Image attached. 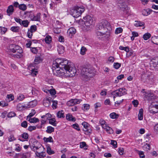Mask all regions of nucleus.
Masks as SVG:
<instances>
[{"label":"nucleus","instance_id":"obj_48","mask_svg":"<svg viewBox=\"0 0 158 158\" xmlns=\"http://www.w3.org/2000/svg\"><path fill=\"white\" fill-rule=\"evenodd\" d=\"M28 134L27 133L24 132L21 135V137L26 140L28 139Z\"/></svg>","mask_w":158,"mask_h":158},{"label":"nucleus","instance_id":"obj_31","mask_svg":"<svg viewBox=\"0 0 158 158\" xmlns=\"http://www.w3.org/2000/svg\"><path fill=\"white\" fill-rule=\"evenodd\" d=\"M115 90L113 91L112 93V94H113L114 96V98L116 96H119L120 97L122 96V94H119V91H115Z\"/></svg>","mask_w":158,"mask_h":158},{"label":"nucleus","instance_id":"obj_54","mask_svg":"<svg viewBox=\"0 0 158 158\" xmlns=\"http://www.w3.org/2000/svg\"><path fill=\"white\" fill-rule=\"evenodd\" d=\"M106 130V131L109 134H111L113 132L112 129L109 126L107 127Z\"/></svg>","mask_w":158,"mask_h":158},{"label":"nucleus","instance_id":"obj_33","mask_svg":"<svg viewBox=\"0 0 158 158\" xmlns=\"http://www.w3.org/2000/svg\"><path fill=\"white\" fill-rule=\"evenodd\" d=\"M151 36V35L149 33H145L143 36V38L145 40H147L149 39Z\"/></svg>","mask_w":158,"mask_h":158},{"label":"nucleus","instance_id":"obj_8","mask_svg":"<svg viewBox=\"0 0 158 158\" xmlns=\"http://www.w3.org/2000/svg\"><path fill=\"white\" fill-rule=\"evenodd\" d=\"M82 101L81 99H72L68 101L67 103V105L68 106H73L77 104H79Z\"/></svg>","mask_w":158,"mask_h":158},{"label":"nucleus","instance_id":"obj_7","mask_svg":"<svg viewBox=\"0 0 158 158\" xmlns=\"http://www.w3.org/2000/svg\"><path fill=\"white\" fill-rule=\"evenodd\" d=\"M93 22L94 20L89 15H87L83 18L82 24L84 27H88L92 25Z\"/></svg>","mask_w":158,"mask_h":158},{"label":"nucleus","instance_id":"obj_35","mask_svg":"<svg viewBox=\"0 0 158 158\" xmlns=\"http://www.w3.org/2000/svg\"><path fill=\"white\" fill-rule=\"evenodd\" d=\"M80 147L81 148H83L84 149H87L86 144L85 142H82L80 143Z\"/></svg>","mask_w":158,"mask_h":158},{"label":"nucleus","instance_id":"obj_46","mask_svg":"<svg viewBox=\"0 0 158 158\" xmlns=\"http://www.w3.org/2000/svg\"><path fill=\"white\" fill-rule=\"evenodd\" d=\"M47 152L49 155L53 154L54 152L53 151H52L51 148L49 146H48L47 148Z\"/></svg>","mask_w":158,"mask_h":158},{"label":"nucleus","instance_id":"obj_2","mask_svg":"<svg viewBox=\"0 0 158 158\" xmlns=\"http://www.w3.org/2000/svg\"><path fill=\"white\" fill-rule=\"evenodd\" d=\"M59 68L60 69H73L75 68L74 64L67 59L57 58L53 61L52 68L56 69Z\"/></svg>","mask_w":158,"mask_h":158},{"label":"nucleus","instance_id":"obj_18","mask_svg":"<svg viewBox=\"0 0 158 158\" xmlns=\"http://www.w3.org/2000/svg\"><path fill=\"white\" fill-rule=\"evenodd\" d=\"M66 119L69 121H75L76 120L75 118L73 117V116L70 114H67L66 115Z\"/></svg>","mask_w":158,"mask_h":158},{"label":"nucleus","instance_id":"obj_51","mask_svg":"<svg viewBox=\"0 0 158 158\" xmlns=\"http://www.w3.org/2000/svg\"><path fill=\"white\" fill-rule=\"evenodd\" d=\"M121 66V64L118 62L114 63L113 65L114 67L116 69H118Z\"/></svg>","mask_w":158,"mask_h":158},{"label":"nucleus","instance_id":"obj_11","mask_svg":"<svg viewBox=\"0 0 158 158\" xmlns=\"http://www.w3.org/2000/svg\"><path fill=\"white\" fill-rule=\"evenodd\" d=\"M53 74L57 76H64L65 74L64 70H52Z\"/></svg>","mask_w":158,"mask_h":158},{"label":"nucleus","instance_id":"obj_58","mask_svg":"<svg viewBox=\"0 0 158 158\" xmlns=\"http://www.w3.org/2000/svg\"><path fill=\"white\" fill-rule=\"evenodd\" d=\"M16 115L15 113L12 112H10L7 115V116L8 118H12L15 116Z\"/></svg>","mask_w":158,"mask_h":158},{"label":"nucleus","instance_id":"obj_38","mask_svg":"<svg viewBox=\"0 0 158 158\" xmlns=\"http://www.w3.org/2000/svg\"><path fill=\"white\" fill-rule=\"evenodd\" d=\"M29 121L30 123H35L37 122H38L39 121V119L36 118H31L29 120Z\"/></svg>","mask_w":158,"mask_h":158},{"label":"nucleus","instance_id":"obj_12","mask_svg":"<svg viewBox=\"0 0 158 158\" xmlns=\"http://www.w3.org/2000/svg\"><path fill=\"white\" fill-rule=\"evenodd\" d=\"M76 32V29L73 27H70L67 31V35L70 38Z\"/></svg>","mask_w":158,"mask_h":158},{"label":"nucleus","instance_id":"obj_59","mask_svg":"<svg viewBox=\"0 0 158 158\" xmlns=\"http://www.w3.org/2000/svg\"><path fill=\"white\" fill-rule=\"evenodd\" d=\"M36 126H30L28 128V130L30 131L35 130L36 129Z\"/></svg>","mask_w":158,"mask_h":158},{"label":"nucleus","instance_id":"obj_3","mask_svg":"<svg viewBox=\"0 0 158 158\" xmlns=\"http://www.w3.org/2000/svg\"><path fill=\"white\" fill-rule=\"evenodd\" d=\"M96 28L97 30L106 32L108 35L110 34L112 29L110 23L105 20H102L97 25Z\"/></svg>","mask_w":158,"mask_h":158},{"label":"nucleus","instance_id":"obj_30","mask_svg":"<svg viewBox=\"0 0 158 158\" xmlns=\"http://www.w3.org/2000/svg\"><path fill=\"white\" fill-rule=\"evenodd\" d=\"M51 40V37L48 35H47L45 39V41L47 44H50Z\"/></svg>","mask_w":158,"mask_h":158},{"label":"nucleus","instance_id":"obj_36","mask_svg":"<svg viewBox=\"0 0 158 158\" xmlns=\"http://www.w3.org/2000/svg\"><path fill=\"white\" fill-rule=\"evenodd\" d=\"M19 28L18 26L12 27L10 28V30L14 32H18L19 31Z\"/></svg>","mask_w":158,"mask_h":158},{"label":"nucleus","instance_id":"obj_23","mask_svg":"<svg viewBox=\"0 0 158 158\" xmlns=\"http://www.w3.org/2000/svg\"><path fill=\"white\" fill-rule=\"evenodd\" d=\"M57 117L58 118H64V115L63 111L62 110L58 112L57 113Z\"/></svg>","mask_w":158,"mask_h":158},{"label":"nucleus","instance_id":"obj_29","mask_svg":"<svg viewBox=\"0 0 158 158\" xmlns=\"http://www.w3.org/2000/svg\"><path fill=\"white\" fill-rule=\"evenodd\" d=\"M119 7L121 10L123 11L127 10V6L125 4H120L119 6Z\"/></svg>","mask_w":158,"mask_h":158},{"label":"nucleus","instance_id":"obj_41","mask_svg":"<svg viewBox=\"0 0 158 158\" xmlns=\"http://www.w3.org/2000/svg\"><path fill=\"white\" fill-rule=\"evenodd\" d=\"M86 50L87 49L84 46L82 47L81 49L80 54L82 55H84Z\"/></svg>","mask_w":158,"mask_h":158},{"label":"nucleus","instance_id":"obj_37","mask_svg":"<svg viewBox=\"0 0 158 158\" xmlns=\"http://www.w3.org/2000/svg\"><path fill=\"white\" fill-rule=\"evenodd\" d=\"M56 121L54 118H52L49 119V123L54 126H56Z\"/></svg>","mask_w":158,"mask_h":158},{"label":"nucleus","instance_id":"obj_20","mask_svg":"<svg viewBox=\"0 0 158 158\" xmlns=\"http://www.w3.org/2000/svg\"><path fill=\"white\" fill-rule=\"evenodd\" d=\"M126 90L124 88H122L119 89L115 90V91H119V94H122V96L125 95L127 94V93L126 92Z\"/></svg>","mask_w":158,"mask_h":158},{"label":"nucleus","instance_id":"obj_14","mask_svg":"<svg viewBox=\"0 0 158 158\" xmlns=\"http://www.w3.org/2000/svg\"><path fill=\"white\" fill-rule=\"evenodd\" d=\"M43 60V58L41 56H37L35 57L34 60V62L35 64H37L42 62Z\"/></svg>","mask_w":158,"mask_h":158},{"label":"nucleus","instance_id":"obj_47","mask_svg":"<svg viewBox=\"0 0 158 158\" xmlns=\"http://www.w3.org/2000/svg\"><path fill=\"white\" fill-rule=\"evenodd\" d=\"M51 117V115L49 113H47L45 115H43L41 116L42 118H45L46 120L48 119V118H50Z\"/></svg>","mask_w":158,"mask_h":158},{"label":"nucleus","instance_id":"obj_19","mask_svg":"<svg viewBox=\"0 0 158 158\" xmlns=\"http://www.w3.org/2000/svg\"><path fill=\"white\" fill-rule=\"evenodd\" d=\"M143 110L142 108L139 110V113L138 115V118L140 120H142L143 119Z\"/></svg>","mask_w":158,"mask_h":158},{"label":"nucleus","instance_id":"obj_56","mask_svg":"<svg viewBox=\"0 0 158 158\" xmlns=\"http://www.w3.org/2000/svg\"><path fill=\"white\" fill-rule=\"evenodd\" d=\"M110 144L112 145L114 148L117 147V142L116 141L112 140L110 143Z\"/></svg>","mask_w":158,"mask_h":158},{"label":"nucleus","instance_id":"obj_50","mask_svg":"<svg viewBox=\"0 0 158 158\" xmlns=\"http://www.w3.org/2000/svg\"><path fill=\"white\" fill-rule=\"evenodd\" d=\"M36 156L40 158H44L45 156L43 155V153L42 152L41 153L38 152H35Z\"/></svg>","mask_w":158,"mask_h":158},{"label":"nucleus","instance_id":"obj_1","mask_svg":"<svg viewBox=\"0 0 158 158\" xmlns=\"http://www.w3.org/2000/svg\"><path fill=\"white\" fill-rule=\"evenodd\" d=\"M92 70H64V72L65 73V74L64 75L72 77L75 76L77 72H80L81 79L85 81H87L94 75Z\"/></svg>","mask_w":158,"mask_h":158},{"label":"nucleus","instance_id":"obj_6","mask_svg":"<svg viewBox=\"0 0 158 158\" xmlns=\"http://www.w3.org/2000/svg\"><path fill=\"white\" fill-rule=\"evenodd\" d=\"M84 10L85 9L83 8L76 7L71 11L72 15L74 17L77 18L81 15Z\"/></svg>","mask_w":158,"mask_h":158},{"label":"nucleus","instance_id":"obj_24","mask_svg":"<svg viewBox=\"0 0 158 158\" xmlns=\"http://www.w3.org/2000/svg\"><path fill=\"white\" fill-rule=\"evenodd\" d=\"M43 140L46 142H53V140L51 136H49L48 138L44 137L43 139Z\"/></svg>","mask_w":158,"mask_h":158},{"label":"nucleus","instance_id":"obj_9","mask_svg":"<svg viewBox=\"0 0 158 158\" xmlns=\"http://www.w3.org/2000/svg\"><path fill=\"white\" fill-rule=\"evenodd\" d=\"M155 98L154 94L151 93H147L145 94L144 99L149 102L153 101Z\"/></svg>","mask_w":158,"mask_h":158},{"label":"nucleus","instance_id":"obj_25","mask_svg":"<svg viewBox=\"0 0 158 158\" xmlns=\"http://www.w3.org/2000/svg\"><path fill=\"white\" fill-rule=\"evenodd\" d=\"M14 97L13 95H12L11 94L7 95V96L6 98V100L7 102H10L11 101H12L14 99Z\"/></svg>","mask_w":158,"mask_h":158},{"label":"nucleus","instance_id":"obj_4","mask_svg":"<svg viewBox=\"0 0 158 158\" xmlns=\"http://www.w3.org/2000/svg\"><path fill=\"white\" fill-rule=\"evenodd\" d=\"M142 80L144 82L150 83L152 82L154 76L149 70H144L142 74Z\"/></svg>","mask_w":158,"mask_h":158},{"label":"nucleus","instance_id":"obj_63","mask_svg":"<svg viewBox=\"0 0 158 158\" xmlns=\"http://www.w3.org/2000/svg\"><path fill=\"white\" fill-rule=\"evenodd\" d=\"M83 107L82 108L83 110H87L89 108L90 106L88 104H84Z\"/></svg>","mask_w":158,"mask_h":158},{"label":"nucleus","instance_id":"obj_17","mask_svg":"<svg viewBox=\"0 0 158 158\" xmlns=\"http://www.w3.org/2000/svg\"><path fill=\"white\" fill-rule=\"evenodd\" d=\"M152 11V10L149 9H144L142 11V14L144 16H147L150 14Z\"/></svg>","mask_w":158,"mask_h":158},{"label":"nucleus","instance_id":"obj_10","mask_svg":"<svg viewBox=\"0 0 158 158\" xmlns=\"http://www.w3.org/2000/svg\"><path fill=\"white\" fill-rule=\"evenodd\" d=\"M149 111L151 113L154 114L158 112V103L156 104H152L149 107Z\"/></svg>","mask_w":158,"mask_h":158},{"label":"nucleus","instance_id":"obj_64","mask_svg":"<svg viewBox=\"0 0 158 158\" xmlns=\"http://www.w3.org/2000/svg\"><path fill=\"white\" fill-rule=\"evenodd\" d=\"M132 103L135 107H137L139 104L137 100H134L132 101Z\"/></svg>","mask_w":158,"mask_h":158},{"label":"nucleus","instance_id":"obj_53","mask_svg":"<svg viewBox=\"0 0 158 158\" xmlns=\"http://www.w3.org/2000/svg\"><path fill=\"white\" fill-rule=\"evenodd\" d=\"M24 95L22 94H20L17 97V100L19 101H22L24 98Z\"/></svg>","mask_w":158,"mask_h":158},{"label":"nucleus","instance_id":"obj_21","mask_svg":"<svg viewBox=\"0 0 158 158\" xmlns=\"http://www.w3.org/2000/svg\"><path fill=\"white\" fill-rule=\"evenodd\" d=\"M135 26L136 27H142L144 25V23L143 22H142L140 21H135Z\"/></svg>","mask_w":158,"mask_h":158},{"label":"nucleus","instance_id":"obj_26","mask_svg":"<svg viewBox=\"0 0 158 158\" xmlns=\"http://www.w3.org/2000/svg\"><path fill=\"white\" fill-rule=\"evenodd\" d=\"M54 129L51 126H48L47 127V130L46 132L48 133H51L54 131Z\"/></svg>","mask_w":158,"mask_h":158},{"label":"nucleus","instance_id":"obj_60","mask_svg":"<svg viewBox=\"0 0 158 158\" xmlns=\"http://www.w3.org/2000/svg\"><path fill=\"white\" fill-rule=\"evenodd\" d=\"M114 60V58L113 56L110 57L108 59L107 62L108 63H113Z\"/></svg>","mask_w":158,"mask_h":158},{"label":"nucleus","instance_id":"obj_22","mask_svg":"<svg viewBox=\"0 0 158 158\" xmlns=\"http://www.w3.org/2000/svg\"><path fill=\"white\" fill-rule=\"evenodd\" d=\"M96 33L98 36H102L105 35L107 36L110 35H108L107 34L106 32H105V31H97L96 32Z\"/></svg>","mask_w":158,"mask_h":158},{"label":"nucleus","instance_id":"obj_16","mask_svg":"<svg viewBox=\"0 0 158 158\" xmlns=\"http://www.w3.org/2000/svg\"><path fill=\"white\" fill-rule=\"evenodd\" d=\"M14 7L12 5H10L9 6L7 10V13L8 15L10 16L12 14V13L14 11Z\"/></svg>","mask_w":158,"mask_h":158},{"label":"nucleus","instance_id":"obj_49","mask_svg":"<svg viewBox=\"0 0 158 158\" xmlns=\"http://www.w3.org/2000/svg\"><path fill=\"white\" fill-rule=\"evenodd\" d=\"M151 64H152L153 66L156 69H158V61L157 62L153 61L152 60Z\"/></svg>","mask_w":158,"mask_h":158},{"label":"nucleus","instance_id":"obj_62","mask_svg":"<svg viewBox=\"0 0 158 158\" xmlns=\"http://www.w3.org/2000/svg\"><path fill=\"white\" fill-rule=\"evenodd\" d=\"M48 91L49 92L51 95H54L56 94V90L54 89H51L48 90Z\"/></svg>","mask_w":158,"mask_h":158},{"label":"nucleus","instance_id":"obj_28","mask_svg":"<svg viewBox=\"0 0 158 158\" xmlns=\"http://www.w3.org/2000/svg\"><path fill=\"white\" fill-rule=\"evenodd\" d=\"M110 116L111 118L116 119L118 118L119 115L115 112H113L110 114Z\"/></svg>","mask_w":158,"mask_h":158},{"label":"nucleus","instance_id":"obj_32","mask_svg":"<svg viewBox=\"0 0 158 158\" xmlns=\"http://www.w3.org/2000/svg\"><path fill=\"white\" fill-rule=\"evenodd\" d=\"M41 14L40 13H38L36 15H34V21H39L40 20V18Z\"/></svg>","mask_w":158,"mask_h":158},{"label":"nucleus","instance_id":"obj_57","mask_svg":"<svg viewBox=\"0 0 158 158\" xmlns=\"http://www.w3.org/2000/svg\"><path fill=\"white\" fill-rule=\"evenodd\" d=\"M123 31V29L121 27L117 28L115 31V33L116 34H118L122 32Z\"/></svg>","mask_w":158,"mask_h":158},{"label":"nucleus","instance_id":"obj_39","mask_svg":"<svg viewBox=\"0 0 158 158\" xmlns=\"http://www.w3.org/2000/svg\"><path fill=\"white\" fill-rule=\"evenodd\" d=\"M29 74H26V76L27 75H31L32 76H34L36 75L38 73V72L36 71H35V70H31V72H29Z\"/></svg>","mask_w":158,"mask_h":158},{"label":"nucleus","instance_id":"obj_43","mask_svg":"<svg viewBox=\"0 0 158 158\" xmlns=\"http://www.w3.org/2000/svg\"><path fill=\"white\" fill-rule=\"evenodd\" d=\"M29 30L32 32H34L37 30V26L35 25H32Z\"/></svg>","mask_w":158,"mask_h":158},{"label":"nucleus","instance_id":"obj_40","mask_svg":"<svg viewBox=\"0 0 158 158\" xmlns=\"http://www.w3.org/2000/svg\"><path fill=\"white\" fill-rule=\"evenodd\" d=\"M38 1L41 4L45 6V5H46L48 2H49L50 0H39Z\"/></svg>","mask_w":158,"mask_h":158},{"label":"nucleus","instance_id":"obj_44","mask_svg":"<svg viewBox=\"0 0 158 158\" xmlns=\"http://www.w3.org/2000/svg\"><path fill=\"white\" fill-rule=\"evenodd\" d=\"M29 22L27 20H23L21 22V25H23L25 27H28Z\"/></svg>","mask_w":158,"mask_h":158},{"label":"nucleus","instance_id":"obj_55","mask_svg":"<svg viewBox=\"0 0 158 158\" xmlns=\"http://www.w3.org/2000/svg\"><path fill=\"white\" fill-rule=\"evenodd\" d=\"M21 126L25 128L27 127V123L26 121H24L21 123Z\"/></svg>","mask_w":158,"mask_h":158},{"label":"nucleus","instance_id":"obj_42","mask_svg":"<svg viewBox=\"0 0 158 158\" xmlns=\"http://www.w3.org/2000/svg\"><path fill=\"white\" fill-rule=\"evenodd\" d=\"M19 7L20 9L23 11L27 9V6L24 4H22L19 5Z\"/></svg>","mask_w":158,"mask_h":158},{"label":"nucleus","instance_id":"obj_15","mask_svg":"<svg viewBox=\"0 0 158 158\" xmlns=\"http://www.w3.org/2000/svg\"><path fill=\"white\" fill-rule=\"evenodd\" d=\"M51 98H49L44 99L43 101V104L45 106L48 107L51 104Z\"/></svg>","mask_w":158,"mask_h":158},{"label":"nucleus","instance_id":"obj_34","mask_svg":"<svg viewBox=\"0 0 158 158\" xmlns=\"http://www.w3.org/2000/svg\"><path fill=\"white\" fill-rule=\"evenodd\" d=\"M152 41L154 44L158 45V37H152Z\"/></svg>","mask_w":158,"mask_h":158},{"label":"nucleus","instance_id":"obj_5","mask_svg":"<svg viewBox=\"0 0 158 158\" xmlns=\"http://www.w3.org/2000/svg\"><path fill=\"white\" fill-rule=\"evenodd\" d=\"M9 49L10 51L13 53H15V57L20 58L22 57L21 53L23 52L22 48L19 46L15 44H11L9 46Z\"/></svg>","mask_w":158,"mask_h":158},{"label":"nucleus","instance_id":"obj_61","mask_svg":"<svg viewBox=\"0 0 158 158\" xmlns=\"http://www.w3.org/2000/svg\"><path fill=\"white\" fill-rule=\"evenodd\" d=\"M33 33L31 31H29V29L28 30V31L27 33V35L28 38H31L32 36L33 35Z\"/></svg>","mask_w":158,"mask_h":158},{"label":"nucleus","instance_id":"obj_52","mask_svg":"<svg viewBox=\"0 0 158 158\" xmlns=\"http://www.w3.org/2000/svg\"><path fill=\"white\" fill-rule=\"evenodd\" d=\"M31 52L34 54L37 53L38 52V50L37 48L35 47H31Z\"/></svg>","mask_w":158,"mask_h":158},{"label":"nucleus","instance_id":"obj_27","mask_svg":"<svg viewBox=\"0 0 158 158\" xmlns=\"http://www.w3.org/2000/svg\"><path fill=\"white\" fill-rule=\"evenodd\" d=\"M26 106V105L24 106L22 105L21 104H19L17 106V108L18 110L21 111L23 110V108H26V107L25 106Z\"/></svg>","mask_w":158,"mask_h":158},{"label":"nucleus","instance_id":"obj_45","mask_svg":"<svg viewBox=\"0 0 158 158\" xmlns=\"http://www.w3.org/2000/svg\"><path fill=\"white\" fill-rule=\"evenodd\" d=\"M83 130L84 131L86 135H89L92 132V130L90 128L88 129V128L83 129Z\"/></svg>","mask_w":158,"mask_h":158},{"label":"nucleus","instance_id":"obj_13","mask_svg":"<svg viewBox=\"0 0 158 158\" xmlns=\"http://www.w3.org/2000/svg\"><path fill=\"white\" fill-rule=\"evenodd\" d=\"M37 102L36 100H34L28 102V104H26V108H33L37 104Z\"/></svg>","mask_w":158,"mask_h":158}]
</instances>
